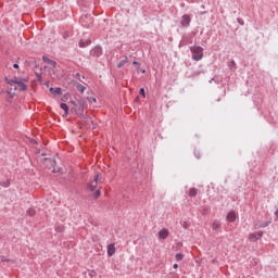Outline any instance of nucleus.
I'll use <instances>...</instances> for the list:
<instances>
[{
    "instance_id": "29",
    "label": "nucleus",
    "mask_w": 278,
    "mask_h": 278,
    "mask_svg": "<svg viewBox=\"0 0 278 278\" xmlns=\"http://www.w3.org/2000/svg\"><path fill=\"white\" fill-rule=\"evenodd\" d=\"M203 73V71H197L193 73V77H199V75H201Z\"/></svg>"
},
{
    "instance_id": "35",
    "label": "nucleus",
    "mask_w": 278,
    "mask_h": 278,
    "mask_svg": "<svg viewBox=\"0 0 278 278\" xmlns=\"http://www.w3.org/2000/svg\"><path fill=\"white\" fill-rule=\"evenodd\" d=\"M261 228L268 227V223H264L260 225Z\"/></svg>"
},
{
    "instance_id": "46",
    "label": "nucleus",
    "mask_w": 278,
    "mask_h": 278,
    "mask_svg": "<svg viewBox=\"0 0 278 278\" xmlns=\"http://www.w3.org/2000/svg\"><path fill=\"white\" fill-rule=\"evenodd\" d=\"M46 86H49V81L46 83Z\"/></svg>"
},
{
    "instance_id": "14",
    "label": "nucleus",
    "mask_w": 278,
    "mask_h": 278,
    "mask_svg": "<svg viewBox=\"0 0 278 278\" xmlns=\"http://www.w3.org/2000/svg\"><path fill=\"white\" fill-rule=\"evenodd\" d=\"M127 62H129V58L125 56L124 60L119 61V63H117V68H123L125 64H127Z\"/></svg>"
},
{
    "instance_id": "43",
    "label": "nucleus",
    "mask_w": 278,
    "mask_h": 278,
    "mask_svg": "<svg viewBox=\"0 0 278 278\" xmlns=\"http://www.w3.org/2000/svg\"><path fill=\"white\" fill-rule=\"evenodd\" d=\"M140 73H142L144 75V73H147L146 70H140Z\"/></svg>"
},
{
    "instance_id": "32",
    "label": "nucleus",
    "mask_w": 278,
    "mask_h": 278,
    "mask_svg": "<svg viewBox=\"0 0 278 278\" xmlns=\"http://www.w3.org/2000/svg\"><path fill=\"white\" fill-rule=\"evenodd\" d=\"M42 60H43V62H46V64H48V63H49V60H51V59H49L48 56L43 55V56H42Z\"/></svg>"
},
{
    "instance_id": "22",
    "label": "nucleus",
    "mask_w": 278,
    "mask_h": 278,
    "mask_svg": "<svg viewBox=\"0 0 278 278\" xmlns=\"http://www.w3.org/2000/svg\"><path fill=\"white\" fill-rule=\"evenodd\" d=\"M0 186H2V188H10V180L0 181Z\"/></svg>"
},
{
    "instance_id": "8",
    "label": "nucleus",
    "mask_w": 278,
    "mask_h": 278,
    "mask_svg": "<svg viewBox=\"0 0 278 278\" xmlns=\"http://www.w3.org/2000/svg\"><path fill=\"white\" fill-rule=\"evenodd\" d=\"M114 253H116V247L114 245V243H111L108 245L109 257H112L114 255Z\"/></svg>"
},
{
    "instance_id": "19",
    "label": "nucleus",
    "mask_w": 278,
    "mask_h": 278,
    "mask_svg": "<svg viewBox=\"0 0 278 278\" xmlns=\"http://www.w3.org/2000/svg\"><path fill=\"white\" fill-rule=\"evenodd\" d=\"M26 214H27L28 216H36V208L29 207V208L26 211Z\"/></svg>"
},
{
    "instance_id": "10",
    "label": "nucleus",
    "mask_w": 278,
    "mask_h": 278,
    "mask_svg": "<svg viewBox=\"0 0 278 278\" xmlns=\"http://www.w3.org/2000/svg\"><path fill=\"white\" fill-rule=\"evenodd\" d=\"M227 220H228L229 223H236V212H229V213L227 214Z\"/></svg>"
},
{
    "instance_id": "12",
    "label": "nucleus",
    "mask_w": 278,
    "mask_h": 278,
    "mask_svg": "<svg viewBox=\"0 0 278 278\" xmlns=\"http://www.w3.org/2000/svg\"><path fill=\"white\" fill-rule=\"evenodd\" d=\"M60 108H61V110L64 111V115H63V116H68V104H66V103H61V104H60Z\"/></svg>"
},
{
    "instance_id": "39",
    "label": "nucleus",
    "mask_w": 278,
    "mask_h": 278,
    "mask_svg": "<svg viewBox=\"0 0 278 278\" xmlns=\"http://www.w3.org/2000/svg\"><path fill=\"white\" fill-rule=\"evenodd\" d=\"M13 68H16V70L20 68L18 63H14Z\"/></svg>"
},
{
    "instance_id": "3",
    "label": "nucleus",
    "mask_w": 278,
    "mask_h": 278,
    "mask_svg": "<svg viewBox=\"0 0 278 278\" xmlns=\"http://www.w3.org/2000/svg\"><path fill=\"white\" fill-rule=\"evenodd\" d=\"M190 23H192V18L190 17V15L188 14H185L181 16V20H180V25L181 27H190Z\"/></svg>"
},
{
    "instance_id": "23",
    "label": "nucleus",
    "mask_w": 278,
    "mask_h": 278,
    "mask_svg": "<svg viewBox=\"0 0 278 278\" xmlns=\"http://www.w3.org/2000/svg\"><path fill=\"white\" fill-rule=\"evenodd\" d=\"M230 71H236L238 68V65L236 64V61H231L229 65Z\"/></svg>"
},
{
    "instance_id": "1",
    "label": "nucleus",
    "mask_w": 278,
    "mask_h": 278,
    "mask_svg": "<svg viewBox=\"0 0 278 278\" xmlns=\"http://www.w3.org/2000/svg\"><path fill=\"white\" fill-rule=\"evenodd\" d=\"M190 51L192 53V60L194 62H201L203 60V48L201 46L190 47Z\"/></svg>"
},
{
    "instance_id": "21",
    "label": "nucleus",
    "mask_w": 278,
    "mask_h": 278,
    "mask_svg": "<svg viewBox=\"0 0 278 278\" xmlns=\"http://www.w3.org/2000/svg\"><path fill=\"white\" fill-rule=\"evenodd\" d=\"M90 40L87 41H79V47L80 49H85V47H88L90 45Z\"/></svg>"
},
{
    "instance_id": "27",
    "label": "nucleus",
    "mask_w": 278,
    "mask_h": 278,
    "mask_svg": "<svg viewBox=\"0 0 278 278\" xmlns=\"http://www.w3.org/2000/svg\"><path fill=\"white\" fill-rule=\"evenodd\" d=\"M5 81L7 84H9V86H12L14 84V79H9L8 77H5Z\"/></svg>"
},
{
    "instance_id": "37",
    "label": "nucleus",
    "mask_w": 278,
    "mask_h": 278,
    "mask_svg": "<svg viewBox=\"0 0 278 278\" xmlns=\"http://www.w3.org/2000/svg\"><path fill=\"white\" fill-rule=\"evenodd\" d=\"M1 262H10V260L5 258V256H2Z\"/></svg>"
},
{
    "instance_id": "30",
    "label": "nucleus",
    "mask_w": 278,
    "mask_h": 278,
    "mask_svg": "<svg viewBox=\"0 0 278 278\" xmlns=\"http://www.w3.org/2000/svg\"><path fill=\"white\" fill-rule=\"evenodd\" d=\"M89 103H97V98H87Z\"/></svg>"
},
{
    "instance_id": "9",
    "label": "nucleus",
    "mask_w": 278,
    "mask_h": 278,
    "mask_svg": "<svg viewBox=\"0 0 278 278\" xmlns=\"http://www.w3.org/2000/svg\"><path fill=\"white\" fill-rule=\"evenodd\" d=\"M159 238L161 240H166V238H168V230L166 228H163L162 230H160Z\"/></svg>"
},
{
    "instance_id": "47",
    "label": "nucleus",
    "mask_w": 278,
    "mask_h": 278,
    "mask_svg": "<svg viewBox=\"0 0 278 278\" xmlns=\"http://www.w3.org/2000/svg\"><path fill=\"white\" fill-rule=\"evenodd\" d=\"M41 155H42V157H45V155H47V154L42 153Z\"/></svg>"
},
{
    "instance_id": "5",
    "label": "nucleus",
    "mask_w": 278,
    "mask_h": 278,
    "mask_svg": "<svg viewBox=\"0 0 278 278\" xmlns=\"http://www.w3.org/2000/svg\"><path fill=\"white\" fill-rule=\"evenodd\" d=\"M43 160L45 162H49L50 166L53 168L52 173H58V170L55 169V166H58V162L55 161V159L46 157Z\"/></svg>"
},
{
    "instance_id": "2",
    "label": "nucleus",
    "mask_w": 278,
    "mask_h": 278,
    "mask_svg": "<svg viewBox=\"0 0 278 278\" xmlns=\"http://www.w3.org/2000/svg\"><path fill=\"white\" fill-rule=\"evenodd\" d=\"M88 109V103L84 99L78 100L76 116H84V111Z\"/></svg>"
},
{
    "instance_id": "16",
    "label": "nucleus",
    "mask_w": 278,
    "mask_h": 278,
    "mask_svg": "<svg viewBox=\"0 0 278 278\" xmlns=\"http://www.w3.org/2000/svg\"><path fill=\"white\" fill-rule=\"evenodd\" d=\"M16 85L20 86V90H22V91L27 90V85H25V83H23V80L16 81Z\"/></svg>"
},
{
    "instance_id": "24",
    "label": "nucleus",
    "mask_w": 278,
    "mask_h": 278,
    "mask_svg": "<svg viewBox=\"0 0 278 278\" xmlns=\"http://www.w3.org/2000/svg\"><path fill=\"white\" fill-rule=\"evenodd\" d=\"M101 197V190H97L94 193H93V199H99Z\"/></svg>"
},
{
    "instance_id": "4",
    "label": "nucleus",
    "mask_w": 278,
    "mask_h": 278,
    "mask_svg": "<svg viewBox=\"0 0 278 278\" xmlns=\"http://www.w3.org/2000/svg\"><path fill=\"white\" fill-rule=\"evenodd\" d=\"M102 54H103V48H101V46H96V48L90 51V55H94L96 58H99Z\"/></svg>"
},
{
    "instance_id": "15",
    "label": "nucleus",
    "mask_w": 278,
    "mask_h": 278,
    "mask_svg": "<svg viewBox=\"0 0 278 278\" xmlns=\"http://www.w3.org/2000/svg\"><path fill=\"white\" fill-rule=\"evenodd\" d=\"M97 184H94L93 181L89 182L87 185V190H90L91 192H94V190L97 189Z\"/></svg>"
},
{
    "instance_id": "44",
    "label": "nucleus",
    "mask_w": 278,
    "mask_h": 278,
    "mask_svg": "<svg viewBox=\"0 0 278 278\" xmlns=\"http://www.w3.org/2000/svg\"><path fill=\"white\" fill-rule=\"evenodd\" d=\"M275 216L278 218V208L275 212Z\"/></svg>"
},
{
    "instance_id": "11",
    "label": "nucleus",
    "mask_w": 278,
    "mask_h": 278,
    "mask_svg": "<svg viewBox=\"0 0 278 278\" xmlns=\"http://www.w3.org/2000/svg\"><path fill=\"white\" fill-rule=\"evenodd\" d=\"M49 91L51 92V94H62V88L60 87H56V88L50 87Z\"/></svg>"
},
{
    "instance_id": "18",
    "label": "nucleus",
    "mask_w": 278,
    "mask_h": 278,
    "mask_svg": "<svg viewBox=\"0 0 278 278\" xmlns=\"http://www.w3.org/2000/svg\"><path fill=\"white\" fill-rule=\"evenodd\" d=\"M48 66H51V68H55L58 66V62H55L54 60H48L47 63Z\"/></svg>"
},
{
    "instance_id": "36",
    "label": "nucleus",
    "mask_w": 278,
    "mask_h": 278,
    "mask_svg": "<svg viewBox=\"0 0 278 278\" xmlns=\"http://www.w3.org/2000/svg\"><path fill=\"white\" fill-rule=\"evenodd\" d=\"M76 77H77V79H79L81 81V74L76 73Z\"/></svg>"
},
{
    "instance_id": "13",
    "label": "nucleus",
    "mask_w": 278,
    "mask_h": 278,
    "mask_svg": "<svg viewBox=\"0 0 278 278\" xmlns=\"http://www.w3.org/2000/svg\"><path fill=\"white\" fill-rule=\"evenodd\" d=\"M188 194L192 199V198L197 197V194H199V190H197V188H190Z\"/></svg>"
},
{
    "instance_id": "28",
    "label": "nucleus",
    "mask_w": 278,
    "mask_h": 278,
    "mask_svg": "<svg viewBox=\"0 0 278 278\" xmlns=\"http://www.w3.org/2000/svg\"><path fill=\"white\" fill-rule=\"evenodd\" d=\"M139 94H141V97H147V93L144 92V88H141L139 90Z\"/></svg>"
},
{
    "instance_id": "31",
    "label": "nucleus",
    "mask_w": 278,
    "mask_h": 278,
    "mask_svg": "<svg viewBox=\"0 0 278 278\" xmlns=\"http://www.w3.org/2000/svg\"><path fill=\"white\" fill-rule=\"evenodd\" d=\"M93 184H96V185L99 184V174H97V175L94 176Z\"/></svg>"
},
{
    "instance_id": "20",
    "label": "nucleus",
    "mask_w": 278,
    "mask_h": 278,
    "mask_svg": "<svg viewBox=\"0 0 278 278\" xmlns=\"http://www.w3.org/2000/svg\"><path fill=\"white\" fill-rule=\"evenodd\" d=\"M212 229H213V231H218V229H220V223H218V222L213 223Z\"/></svg>"
},
{
    "instance_id": "26",
    "label": "nucleus",
    "mask_w": 278,
    "mask_h": 278,
    "mask_svg": "<svg viewBox=\"0 0 278 278\" xmlns=\"http://www.w3.org/2000/svg\"><path fill=\"white\" fill-rule=\"evenodd\" d=\"M37 80L42 84V75L40 73H36Z\"/></svg>"
},
{
    "instance_id": "25",
    "label": "nucleus",
    "mask_w": 278,
    "mask_h": 278,
    "mask_svg": "<svg viewBox=\"0 0 278 278\" xmlns=\"http://www.w3.org/2000/svg\"><path fill=\"white\" fill-rule=\"evenodd\" d=\"M181 260H184V254L177 253V254H176V261H177V262H181Z\"/></svg>"
},
{
    "instance_id": "7",
    "label": "nucleus",
    "mask_w": 278,
    "mask_h": 278,
    "mask_svg": "<svg viewBox=\"0 0 278 278\" xmlns=\"http://www.w3.org/2000/svg\"><path fill=\"white\" fill-rule=\"evenodd\" d=\"M68 105H72V108H71L72 114H76L77 115L78 102H75V100H71L68 102Z\"/></svg>"
},
{
    "instance_id": "42",
    "label": "nucleus",
    "mask_w": 278,
    "mask_h": 278,
    "mask_svg": "<svg viewBox=\"0 0 278 278\" xmlns=\"http://www.w3.org/2000/svg\"><path fill=\"white\" fill-rule=\"evenodd\" d=\"M173 268L177 269V268H179V265L178 264H174Z\"/></svg>"
},
{
    "instance_id": "34",
    "label": "nucleus",
    "mask_w": 278,
    "mask_h": 278,
    "mask_svg": "<svg viewBox=\"0 0 278 278\" xmlns=\"http://www.w3.org/2000/svg\"><path fill=\"white\" fill-rule=\"evenodd\" d=\"M194 155H195L197 160H201V153L194 152Z\"/></svg>"
},
{
    "instance_id": "40",
    "label": "nucleus",
    "mask_w": 278,
    "mask_h": 278,
    "mask_svg": "<svg viewBox=\"0 0 278 278\" xmlns=\"http://www.w3.org/2000/svg\"><path fill=\"white\" fill-rule=\"evenodd\" d=\"M16 81H21L17 77L13 78V84H16Z\"/></svg>"
},
{
    "instance_id": "6",
    "label": "nucleus",
    "mask_w": 278,
    "mask_h": 278,
    "mask_svg": "<svg viewBox=\"0 0 278 278\" xmlns=\"http://www.w3.org/2000/svg\"><path fill=\"white\" fill-rule=\"evenodd\" d=\"M262 236H264L263 231L251 233L250 235V240H252V242H257V240H260V238H262Z\"/></svg>"
},
{
    "instance_id": "38",
    "label": "nucleus",
    "mask_w": 278,
    "mask_h": 278,
    "mask_svg": "<svg viewBox=\"0 0 278 278\" xmlns=\"http://www.w3.org/2000/svg\"><path fill=\"white\" fill-rule=\"evenodd\" d=\"M134 66H140V63H138L137 61L132 62Z\"/></svg>"
},
{
    "instance_id": "45",
    "label": "nucleus",
    "mask_w": 278,
    "mask_h": 278,
    "mask_svg": "<svg viewBox=\"0 0 278 278\" xmlns=\"http://www.w3.org/2000/svg\"><path fill=\"white\" fill-rule=\"evenodd\" d=\"M212 81H214V78H211V79L208 80V84H212Z\"/></svg>"
},
{
    "instance_id": "41",
    "label": "nucleus",
    "mask_w": 278,
    "mask_h": 278,
    "mask_svg": "<svg viewBox=\"0 0 278 278\" xmlns=\"http://www.w3.org/2000/svg\"><path fill=\"white\" fill-rule=\"evenodd\" d=\"M182 45H188V40H186V39H182Z\"/></svg>"
},
{
    "instance_id": "17",
    "label": "nucleus",
    "mask_w": 278,
    "mask_h": 278,
    "mask_svg": "<svg viewBox=\"0 0 278 278\" xmlns=\"http://www.w3.org/2000/svg\"><path fill=\"white\" fill-rule=\"evenodd\" d=\"M76 89L78 90V92H81V94H83V92H85V90H86V87L84 85L77 83Z\"/></svg>"
},
{
    "instance_id": "33",
    "label": "nucleus",
    "mask_w": 278,
    "mask_h": 278,
    "mask_svg": "<svg viewBox=\"0 0 278 278\" xmlns=\"http://www.w3.org/2000/svg\"><path fill=\"white\" fill-rule=\"evenodd\" d=\"M237 22L239 23V25H244V20L242 18H237Z\"/></svg>"
}]
</instances>
